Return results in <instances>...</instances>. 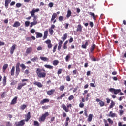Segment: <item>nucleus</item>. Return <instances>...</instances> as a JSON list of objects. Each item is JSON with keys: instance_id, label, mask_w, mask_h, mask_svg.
<instances>
[{"instance_id": "obj_1", "label": "nucleus", "mask_w": 126, "mask_h": 126, "mask_svg": "<svg viewBox=\"0 0 126 126\" xmlns=\"http://www.w3.org/2000/svg\"><path fill=\"white\" fill-rule=\"evenodd\" d=\"M35 72L39 78H45L47 75L46 70L44 69L37 68Z\"/></svg>"}, {"instance_id": "obj_2", "label": "nucleus", "mask_w": 126, "mask_h": 126, "mask_svg": "<svg viewBox=\"0 0 126 126\" xmlns=\"http://www.w3.org/2000/svg\"><path fill=\"white\" fill-rule=\"evenodd\" d=\"M67 107H66V106L64 104H63L61 106V108H62L66 113L69 112L68 108H71V107H72V105H71V104H69L67 105Z\"/></svg>"}, {"instance_id": "obj_3", "label": "nucleus", "mask_w": 126, "mask_h": 126, "mask_svg": "<svg viewBox=\"0 0 126 126\" xmlns=\"http://www.w3.org/2000/svg\"><path fill=\"white\" fill-rule=\"evenodd\" d=\"M20 63L18 62L16 65V71L15 74L16 76H18L19 75V73H20Z\"/></svg>"}, {"instance_id": "obj_4", "label": "nucleus", "mask_w": 126, "mask_h": 126, "mask_svg": "<svg viewBox=\"0 0 126 126\" xmlns=\"http://www.w3.org/2000/svg\"><path fill=\"white\" fill-rule=\"evenodd\" d=\"M49 116V112H46L44 114H42V116L39 117V122H44L46 120V117Z\"/></svg>"}, {"instance_id": "obj_5", "label": "nucleus", "mask_w": 126, "mask_h": 126, "mask_svg": "<svg viewBox=\"0 0 126 126\" xmlns=\"http://www.w3.org/2000/svg\"><path fill=\"white\" fill-rule=\"evenodd\" d=\"M25 124V120H22L20 121L15 123V126H24Z\"/></svg>"}, {"instance_id": "obj_6", "label": "nucleus", "mask_w": 126, "mask_h": 126, "mask_svg": "<svg viewBox=\"0 0 126 126\" xmlns=\"http://www.w3.org/2000/svg\"><path fill=\"white\" fill-rule=\"evenodd\" d=\"M57 13H54L52 15V17L51 19V22L53 21V23L54 24H55V23H56V22H57V20H55V19H56V18H57Z\"/></svg>"}, {"instance_id": "obj_7", "label": "nucleus", "mask_w": 126, "mask_h": 126, "mask_svg": "<svg viewBox=\"0 0 126 126\" xmlns=\"http://www.w3.org/2000/svg\"><path fill=\"white\" fill-rule=\"evenodd\" d=\"M45 44H47L48 49H52L53 47V44H52L51 40L48 39L47 40L45 41Z\"/></svg>"}, {"instance_id": "obj_8", "label": "nucleus", "mask_w": 126, "mask_h": 126, "mask_svg": "<svg viewBox=\"0 0 126 126\" xmlns=\"http://www.w3.org/2000/svg\"><path fill=\"white\" fill-rule=\"evenodd\" d=\"M39 11H40V9L33 8L32 11L30 12V13L31 14L32 16H33L35 15V13H36V12H39Z\"/></svg>"}, {"instance_id": "obj_9", "label": "nucleus", "mask_w": 126, "mask_h": 126, "mask_svg": "<svg viewBox=\"0 0 126 126\" xmlns=\"http://www.w3.org/2000/svg\"><path fill=\"white\" fill-rule=\"evenodd\" d=\"M25 117L26 119H25V122H28V121H29L31 118V112H28V113L25 115Z\"/></svg>"}, {"instance_id": "obj_10", "label": "nucleus", "mask_w": 126, "mask_h": 126, "mask_svg": "<svg viewBox=\"0 0 126 126\" xmlns=\"http://www.w3.org/2000/svg\"><path fill=\"white\" fill-rule=\"evenodd\" d=\"M25 85H27V83H19L17 89H18V90H20V89H21V88H22L23 86H25Z\"/></svg>"}, {"instance_id": "obj_11", "label": "nucleus", "mask_w": 126, "mask_h": 126, "mask_svg": "<svg viewBox=\"0 0 126 126\" xmlns=\"http://www.w3.org/2000/svg\"><path fill=\"white\" fill-rule=\"evenodd\" d=\"M50 102V99L45 98L41 100L40 102V105H44V104H46V103H49Z\"/></svg>"}, {"instance_id": "obj_12", "label": "nucleus", "mask_w": 126, "mask_h": 126, "mask_svg": "<svg viewBox=\"0 0 126 126\" xmlns=\"http://www.w3.org/2000/svg\"><path fill=\"white\" fill-rule=\"evenodd\" d=\"M96 44H92L91 45V48L90 49V53H93V51H94V50L95 49H96Z\"/></svg>"}, {"instance_id": "obj_13", "label": "nucleus", "mask_w": 126, "mask_h": 126, "mask_svg": "<svg viewBox=\"0 0 126 126\" xmlns=\"http://www.w3.org/2000/svg\"><path fill=\"white\" fill-rule=\"evenodd\" d=\"M55 91H56V89H51L47 92V94L49 95H53V94L55 93Z\"/></svg>"}, {"instance_id": "obj_14", "label": "nucleus", "mask_w": 126, "mask_h": 126, "mask_svg": "<svg viewBox=\"0 0 126 126\" xmlns=\"http://www.w3.org/2000/svg\"><path fill=\"white\" fill-rule=\"evenodd\" d=\"M17 96H15L11 101L10 103V105H14L16 104V102H17Z\"/></svg>"}, {"instance_id": "obj_15", "label": "nucleus", "mask_w": 126, "mask_h": 126, "mask_svg": "<svg viewBox=\"0 0 126 126\" xmlns=\"http://www.w3.org/2000/svg\"><path fill=\"white\" fill-rule=\"evenodd\" d=\"M33 84L34 85H36L37 86H38L39 88H41L42 87H43V84H42V83L41 82H34L33 83Z\"/></svg>"}, {"instance_id": "obj_16", "label": "nucleus", "mask_w": 126, "mask_h": 126, "mask_svg": "<svg viewBox=\"0 0 126 126\" xmlns=\"http://www.w3.org/2000/svg\"><path fill=\"white\" fill-rule=\"evenodd\" d=\"M108 117H111V118H115V117H117V114L113 113V111H111L109 112Z\"/></svg>"}, {"instance_id": "obj_17", "label": "nucleus", "mask_w": 126, "mask_h": 126, "mask_svg": "<svg viewBox=\"0 0 126 126\" xmlns=\"http://www.w3.org/2000/svg\"><path fill=\"white\" fill-rule=\"evenodd\" d=\"M15 49H16V44H14L11 47L10 54H13V53H14V50H15Z\"/></svg>"}, {"instance_id": "obj_18", "label": "nucleus", "mask_w": 126, "mask_h": 126, "mask_svg": "<svg viewBox=\"0 0 126 126\" xmlns=\"http://www.w3.org/2000/svg\"><path fill=\"white\" fill-rule=\"evenodd\" d=\"M4 124H5L6 126L1 125L0 126H12V123H10V121H5Z\"/></svg>"}, {"instance_id": "obj_19", "label": "nucleus", "mask_w": 126, "mask_h": 126, "mask_svg": "<svg viewBox=\"0 0 126 126\" xmlns=\"http://www.w3.org/2000/svg\"><path fill=\"white\" fill-rule=\"evenodd\" d=\"M32 47H28L26 51V53L27 54V55H28V54H30V53H32Z\"/></svg>"}, {"instance_id": "obj_20", "label": "nucleus", "mask_w": 126, "mask_h": 126, "mask_svg": "<svg viewBox=\"0 0 126 126\" xmlns=\"http://www.w3.org/2000/svg\"><path fill=\"white\" fill-rule=\"evenodd\" d=\"M10 2H11V0H5V7H6V8H8V5L9 4Z\"/></svg>"}, {"instance_id": "obj_21", "label": "nucleus", "mask_w": 126, "mask_h": 126, "mask_svg": "<svg viewBox=\"0 0 126 126\" xmlns=\"http://www.w3.org/2000/svg\"><path fill=\"white\" fill-rule=\"evenodd\" d=\"M48 33H49L48 31H44V36L43 37V40H46V39H47V38H48Z\"/></svg>"}, {"instance_id": "obj_22", "label": "nucleus", "mask_w": 126, "mask_h": 126, "mask_svg": "<svg viewBox=\"0 0 126 126\" xmlns=\"http://www.w3.org/2000/svg\"><path fill=\"white\" fill-rule=\"evenodd\" d=\"M76 31L77 32H81V31H82V27L80 24L78 25V26L77 27Z\"/></svg>"}, {"instance_id": "obj_23", "label": "nucleus", "mask_w": 126, "mask_h": 126, "mask_svg": "<svg viewBox=\"0 0 126 126\" xmlns=\"http://www.w3.org/2000/svg\"><path fill=\"white\" fill-rule=\"evenodd\" d=\"M20 25H21V24L19 22L16 21L13 25V27H18L20 26Z\"/></svg>"}, {"instance_id": "obj_24", "label": "nucleus", "mask_w": 126, "mask_h": 126, "mask_svg": "<svg viewBox=\"0 0 126 126\" xmlns=\"http://www.w3.org/2000/svg\"><path fill=\"white\" fill-rule=\"evenodd\" d=\"M85 44L82 45V48L83 49H86L87 48V46H88V40H86L85 41Z\"/></svg>"}, {"instance_id": "obj_25", "label": "nucleus", "mask_w": 126, "mask_h": 126, "mask_svg": "<svg viewBox=\"0 0 126 126\" xmlns=\"http://www.w3.org/2000/svg\"><path fill=\"white\" fill-rule=\"evenodd\" d=\"M62 45H63V41L60 40V42L58 43V51H61L62 48Z\"/></svg>"}, {"instance_id": "obj_26", "label": "nucleus", "mask_w": 126, "mask_h": 126, "mask_svg": "<svg viewBox=\"0 0 126 126\" xmlns=\"http://www.w3.org/2000/svg\"><path fill=\"white\" fill-rule=\"evenodd\" d=\"M59 60H55L53 61L52 64L54 65V66H57V65L59 64Z\"/></svg>"}, {"instance_id": "obj_27", "label": "nucleus", "mask_w": 126, "mask_h": 126, "mask_svg": "<svg viewBox=\"0 0 126 126\" xmlns=\"http://www.w3.org/2000/svg\"><path fill=\"white\" fill-rule=\"evenodd\" d=\"M15 71V67H14V66H13V67H12V69H11V72H10V73H11V75L12 76H14Z\"/></svg>"}, {"instance_id": "obj_28", "label": "nucleus", "mask_w": 126, "mask_h": 126, "mask_svg": "<svg viewBox=\"0 0 126 126\" xmlns=\"http://www.w3.org/2000/svg\"><path fill=\"white\" fill-rule=\"evenodd\" d=\"M40 60H42V61H43V62H49V58L45 57H40Z\"/></svg>"}, {"instance_id": "obj_29", "label": "nucleus", "mask_w": 126, "mask_h": 126, "mask_svg": "<svg viewBox=\"0 0 126 126\" xmlns=\"http://www.w3.org/2000/svg\"><path fill=\"white\" fill-rule=\"evenodd\" d=\"M8 67V64H4L3 66V72H5V70L7 69Z\"/></svg>"}, {"instance_id": "obj_30", "label": "nucleus", "mask_w": 126, "mask_h": 126, "mask_svg": "<svg viewBox=\"0 0 126 126\" xmlns=\"http://www.w3.org/2000/svg\"><path fill=\"white\" fill-rule=\"evenodd\" d=\"M37 24H38V21H33V22H32L31 23L30 28H31L32 27H33V26H34V25H36Z\"/></svg>"}, {"instance_id": "obj_31", "label": "nucleus", "mask_w": 126, "mask_h": 126, "mask_svg": "<svg viewBox=\"0 0 126 126\" xmlns=\"http://www.w3.org/2000/svg\"><path fill=\"white\" fill-rule=\"evenodd\" d=\"M92 118H93V114H89L87 119V121L88 122H91V121H92Z\"/></svg>"}, {"instance_id": "obj_32", "label": "nucleus", "mask_w": 126, "mask_h": 126, "mask_svg": "<svg viewBox=\"0 0 126 126\" xmlns=\"http://www.w3.org/2000/svg\"><path fill=\"white\" fill-rule=\"evenodd\" d=\"M44 66L46 67V68H48V69H53L54 68V66L50 65L45 64L44 65Z\"/></svg>"}, {"instance_id": "obj_33", "label": "nucleus", "mask_w": 126, "mask_h": 126, "mask_svg": "<svg viewBox=\"0 0 126 126\" xmlns=\"http://www.w3.org/2000/svg\"><path fill=\"white\" fill-rule=\"evenodd\" d=\"M36 38H42L43 37V34L40 32H36Z\"/></svg>"}, {"instance_id": "obj_34", "label": "nucleus", "mask_w": 126, "mask_h": 126, "mask_svg": "<svg viewBox=\"0 0 126 126\" xmlns=\"http://www.w3.org/2000/svg\"><path fill=\"white\" fill-rule=\"evenodd\" d=\"M72 13L71 12V11L70 10H68L67 11V14L66 15L67 18H69V17L71 16Z\"/></svg>"}, {"instance_id": "obj_35", "label": "nucleus", "mask_w": 126, "mask_h": 126, "mask_svg": "<svg viewBox=\"0 0 126 126\" xmlns=\"http://www.w3.org/2000/svg\"><path fill=\"white\" fill-rule=\"evenodd\" d=\"M115 105H116V103H115V102H114L113 100H111V102L109 106V109H112V108H114V106H115Z\"/></svg>"}, {"instance_id": "obj_36", "label": "nucleus", "mask_w": 126, "mask_h": 126, "mask_svg": "<svg viewBox=\"0 0 126 126\" xmlns=\"http://www.w3.org/2000/svg\"><path fill=\"white\" fill-rule=\"evenodd\" d=\"M67 38V33H65L62 37V40L63 42H64V41H65V40H66Z\"/></svg>"}, {"instance_id": "obj_37", "label": "nucleus", "mask_w": 126, "mask_h": 126, "mask_svg": "<svg viewBox=\"0 0 126 126\" xmlns=\"http://www.w3.org/2000/svg\"><path fill=\"white\" fill-rule=\"evenodd\" d=\"M38 58L37 57H34V58L31 59V61L32 62H33L35 63V62H38Z\"/></svg>"}, {"instance_id": "obj_38", "label": "nucleus", "mask_w": 126, "mask_h": 126, "mask_svg": "<svg viewBox=\"0 0 126 126\" xmlns=\"http://www.w3.org/2000/svg\"><path fill=\"white\" fill-rule=\"evenodd\" d=\"M70 119L68 117H67L66 118V120L64 123L65 126H68V121H69Z\"/></svg>"}, {"instance_id": "obj_39", "label": "nucleus", "mask_w": 126, "mask_h": 126, "mask_svg": "<svg viewBox=\"0 0 126 126\" xmlns=\"http://www.w3.org/2000/svg\"><path fill=\"white\" fill-rule=\"evenodd\" d=\"M6 76H4L3 78V85H4V86H5V85H6Z\"/></svg>"}, {"instance_id": "obj_40", "label": "nucleus", "mask_w": 126, "mask_h": 126, "mask_svg": "<svg viewBox=\"0 0 126 126\" xmlns=\"http://www.w3.org/2000/svg\"><path fill=\"white\" fill-rule=\"evenodd\" d=\"M64 88H65V86L64 85H63L59 87V90L60 91H63Z\"/></svg>"}, {"instance_id": "obj_41", "label": "nucleus", "mask_w": 126, "mask_h": 126, "mask_svg": "<svg viewBox=\"0 0 126 126\" xmlns=\"http://www.w3.org/2000/svg\"><path fill=\"white\" fill-rule=\"evenodd\" d=\"M20 66L21 67L22 70H25L26 69V66L24 64H21Z\"/></svg>"}, {"instance_id": "obj_42", "label": "nucleus", "mask_w": 126, "mask_h": 126, "mask_svg": "<svg viewBox=\"0 0 126 126\" xmlns=\"http://www.w3.org/2000/svg\"><path fill=\"white\" fill-rule=\"evenodd\" d=\"M107 121L109 124V125H112L114 124V121L111 119V118H108Z\"/></svg>"}, {"instance_id": "obj_43", "label": "nucleus", "mask_w": 126, "mask_h": 126, "mask_svg": "<svg viewBox=\"0 0 126 126\" xmlns=\"http://www.w3.org/2000/svg\"><path fill=\"white\" fill-rule=\"evenodd\" d=\"M121 92V89H116L114 90V94H118V93H120Z\"/></svg>"}, {"instance_id": "obj_44", "label": "nucleus", "mask_w": 126, "mask_h": 126, "mask_svg": "<svg viewBox=\"0 0 126 126\" xmlns=\"http://www.w3.org/2000/svg\"><path fill=\"white\" fill-rule=\"evenodd\" d=\"M98 104L100 106V107H104L105 106V102L101 100L100 102H99Z\"/></svg>"}, {"instance_id": "obj_45", "label": "nucleus", "mask_w": 126, "mask_h": 126, "mask_svg": "<svg viewBox=\"0 0 126 126\" xmlns=\"http://www.w3.org/2000/svg\"><path fill=\"white\" fill-rule=\"evenodd\" d=\"M26 107H27V106L26 105H25V104L22 105L20 106V109H21V110H24L26 108Z\"/></svg>"}, {"instance_id": "obj_46", "label": "nucleus", "mask_w": 126, "mask_h": 126, "mask_svg": "<svg viewBox=\"0 0 126 126\" xmlns=\"http://www.w3.org/2000/svg\"><path fill=\"white\" fill-rule=\"evenodd\" d=\"M58 47V44H56L54 47H53V53H55L57 50V48Z\"/></svg>"}, {"instance_id": "obj_47", "label": "nucleus", "mask_w": 126, "mask_h": 126, "mask_svg": "<svg viewBox=\"0 0 126 126\" xmlns=\"http://www.w3.org/2000/svg\"><path fill=\"white\" fill-rule=\"evenodd\" d=\"M25 25L26 27H28V26H29V25H30V22L29 21H26L25 22Z\"/></svg>"}, {"instance_id": "obj_48", "label": "nucleus", "mask_w": 126, "mask_h": 126, "mask_svg": "<svg viewBox=\"0 0 126 126\" xmlns=\"http://www.w3.org/2000/svg\"><path fill=\"white\" fill-rule=\"evenodd\" d=\"M49 31L50 35H53V33H54V30H53V29L49 28Z\"/></svg>"}, {"instance_id": "obj_49", "label": "nucleus", "mask_w": 126, "mask_h": 126, "mask_svg": "<svg viewBox=\"0 0 126 126\" xmlns=\"http://www.w3.org/2000/svg\"><path fill=\"white\" fill-rule=\"evenodd\" d=\"M66 81H70V80H71V78H70V76L69 75H67L66 77Z\"/></svg>"}, {"instance_id": "obj_50", "label": "nucleus", "mask_w": 126, "mask_h": 126, "mask_svg": "<svg viewBox=\"0 0 126 126\" xmlns=\"http://www.w3.org/2000/svg\"><path fill=\"white\" fill-rule=\"evenodd\" d=\"M34 125L36 126H40V124H39V122L37 121H34Z\"/></svg>"}, {"instance_id": "obj_51", "label": "nucleus", "mask_w": 126, "mask_h": 126, "mask_svg": "<svg viewBox=\"0 0 126 126\" xmlns=\"http://www.w3.org/2000/svg\"><path fill=\"white\" fill-rule=\"evenodd\" d=\"M69 59H70V55H67L65 57L66 62H68Z\"/></svg>"}, {"instance_id": "obj_52", "label": "nucleus", "mask_w": 126, "mask_h": 126, "mask_svg": "<svg viewBox=\"0 0 126 126\" xmlns=\"http://www.w3.org/2000/svg\"><path fill=\"white\" fill-rule=\"evenodd\" d=\"M74 99V96L72 95H70L69 97H68V100L69 101H71V100H73Z\"/></svg>"}, {"instance_id": "obj_53", "label": "nucleus", "mask_w": 126, "mask_h": 126, "mask_svg": "<svg viewBox=\"0 0 126 126\" xmlns=\"http://www.w3.org/2000/svg\"><path fill=\"white\" fill-rule=\"evenodd\" d=\"M63 20V16H60L59 17V21L62 22Z\"/></svg>"}, {"instance_id": "obj_54", "label": "nucleus", "mask_w": 126, "mask_h": 126, "mask_svg": "<svg viewBox=\"0 0 126 126\" xmlns=\"http://www.w3.org/2000/svg\"><path fill=\"white\" fill-rule=\"evenodd\" d=\"M119 115L120 116H123L124 115V110L121 109L119 110Z\"/></svg>"}, {"instance_id": "obj_55", "label": "nucleus", "mask_w": 126, "mask_h": 126, "mask_svg": "<svg viewBox=\"0 0 126 126\" xmlns=\"http://www.w3.org/2000/svg\"><path fill=\"white\" fill-rule=\"evenodd\" d=\"M48 108L49 107L46 105L42 106V109H43V110H48Z\"/></svg>"}, {"instance_id": "obj_56", "label": "nucleus", "mask_w": 126, "mask_h": 126, "mask_svg": "<svg viewBox=\"0 0 126 126\" xmlns=\"http://www.w3.org/2000/svg\"><path fill=\"white\" fill-rule=\"evenodd\" d=\"M21 3H17L16 4V7H17L18 8H19V7H21Z\"/></svg>"}, {"instance_id": "obj_57", "label": "nucleus", "mask_w": 126, "mask_h": 126, "mask_svg": "<svg viewBox=\"0 0 126 126\" xmlns=\"http://www.w3.org/2000/svg\"><path fill=\"white\" fill-rule=\"evenodd\" d=\"M32 17H33V21H37V18L38 17L37 16H35V15L34 16H32Z\"/></svg>"}, {"instance_id": "obj_58", "label": "nucleus", "mask_w": 126, "mask_h": 126, "mask_svg": "<svg viewBox=\"0 0 126 126\" xmlns=\"http://www.w3.org/2000/svg\"><path fill=\"white\" fill-rule=\"evenodd\" d=\"M29 73H30V72H29V70L28 69L26 70L24 72V74L26 75L29 74Z\"/></svg>"}, {"instance_id": "obj_59", "label": "nucleus", "mask_w": 126, "mask_h": 126, "mask_svg": "<svg viewBox=\"0 0 126 126\" xmlns=\"http://www.w3.org/2000/svg\"><path fill=\"white\" fill-rule=\"evenodd\" d=\"M79 107H80V108H83V107H84V103L81 102L79 104Z\"/></svg>"}, {"instance_id": "obj_60", "label": "nucleus", "mask_w": 126, "mask_h": 126, "mask_svg": "<svg viewBox=\"0 0 126 126\" xmlns=\"http://www.w3.org/2000/svg\"><path fill=\"white\" fill-rule=\"evenodd\" d=\"M118 126H126V124L122 125V122H119L118 123Z\"/></svg>"}, {"instance_id": "obj_61", "label": "nucleus", "mask_w": 126, "mask_h": 126, "mask_svg": "<svg viewBox=\"0 0 126 126\" xmlns=\"http://www.w3.org/2000/svg\"><path fill=\"white\" fill-rule=\"evenodd\" d=\"M26 41H28V42H31L32 39H31V37H27Z\"/></svg>"}, {"instance_id": "obj_62", "label": "nucleus", "mask_w": 126, "mask_h": 126, "mask_svg": "<svg viewBox=\"0 0 126 126\" xmlns=\"http://www.w3.org/2000/svg\"><path fill=\"white\" fill-rule=\"evenodd\" d=\"M62 71H63L62 69H59L57 72L58 74H61V73H62Z\"/></svg>"}, {"instance_id": "obj_63", "label": "nucleus", "mask_w": 126, "mask_h": 126, "mask_svg": "<svg viewBox=\"0 0 126 126\" xmlns=\"http://www.w3.org/2000/svg\"><path fill=\"white\" fill-rule=\"evenodd\" d=\"M109 91H110V92L114 93V92H115V89L111 88L109 89Z\"/></svg>"}, {"instance_id": "obj_64", "label": "nucleus", "mask_w": 126, "mask_h": 126, "mask_svg": "<svg viewBox=\"0 0 126 126\" xmlns=\"http://www.w3.org/2000/svg\"><path fill=\"white\" fill-rule=\"evenodd\" d=\"M48 6L49 7H53L54 6V3L50 2L49 3Z\"/></svg>"}]
</instances>
